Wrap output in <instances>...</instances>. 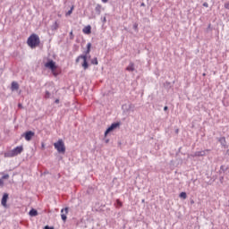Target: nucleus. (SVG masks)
<instances>
[{
	"label": "nucleus",
	"instance_id": "f257e3e1",
	"mask_svg": "<svg viewBox=\"0 0 229 229\" xmlns=\"http://www.w3.org/2000/svg\"><path fill=\"white\" fill-rule=\"evenodd\" d=\"M22 151H24V148H22V146H18V147L14 148L13 149H12L8 152H5L4 157L12 158L13 157H17V155H21L22 153Z\"/></svg>",
	"mask_w": 229,
	"mask_h": 229
},
{
	"label": "nucleus",
	"instance_id": "f03ea898",
	"mask_svg": "<svg viewBox=\"0 0 229 229\" xmlns=\"http://www.w3.org/2000/svg\"><path fill=\"white\" fill-rule=\"evenodd\" d=\"M27 44L30 47H37L40 44V38L37 34H32L28 38Z\"/></svg>",
	"mask_w": 229,
	"mask_h": 229
},
{
	"label": "nucleus",
	"instance_id": "7ed1b4c3",
	"mask_svg": "<svg viewBox=\"0 0 229 229\" xmlns=\"http://www.w3.org/2000/svg\"><path fill=\"white\" fill-rule=\"evenodd\" d=\"M90 53V50L87 49L86 54L83 55H80L77 57L76 62H80V60H83L82 67L84 71H87L89 69V63H87L88 55Z\"/></svg>",
	"mask_w": 229,
	"mask_h": 229
},
{
	"label": "nucleus",
	"instance_id": "20e7f679",
	"mask_svg": "<svg viewBox=\"0 0 229 229\" xmlns=\"http://www.w3.org/2000/svg\"><path fill=\"white\" fill-rule=\"evenodd\" d=\"M54 147L58 153H65V143H64V140H58L57 142L54 143Z\"/></svg>",
	"mask_w": 229,
	"mask_h": 229
},
{
	"label": "nucleus",
	"instance_id": "39448f33",
	"mask_svg": "<svg viewBox=\"0 0 229 229\" xmlns=\"http://www.w3.org/2000/svg\"><path fill=\"white\" fill-rule=\"evenodd\" d=\"M119 126H121V123H112L111 126L108 127L106 129V131H105V135L107 136L108 133H110L111 131H114V130H117V128H119Z\"/></svg>",
	"mask_w": 229,
	"mask_h": 229
},
{
	"label": "nucleus",
	"instance_id": "423d86ee",
	"mask_svg": "<svg viewBox=\"0 0 229 229\" xmlns=\"http://www.w3.org/2000/svg\"><path fill=\"white\" fill-rule=\"evenodd\" d=\"M69 214V208L61 209V219L64 222L67 221V215Z\"/></svg>",
	"mask_w": 229,
	"mask_h": 229
},
{
	"label": "nucleus",
	"instance_id": "0eeeda50",
	"mask_svg": "<svg viewBox=\"0 0 229 229\" xmlns=\"http://www.w3.org/2000/svg\"><path fill=\"white\" fill-rule=\"evenodd\" d=\"M45 67H47V69H51L52 71H56V64L53 60H50L47 63H46Z\"/></svg>",
	"mask_w": 229,
	"mask_h": 229
},
{
	"label": "nucleus",
	"instance_id": "6e6552de",
	"mask_svg": "<svg viewBox=\"0 0 229 229\" xmlns=\"http://www.w3.org/2000/svg\"><path fill=\"white\" fill-rule=\"evenodd\" d=\"M24 137H25V140H31V139H33V137H35V132L31 131H26L24 133Z\"/></svg>",
	"mask_w": 229,
	"mask_h": 229
},
{
	"label": "nucleus",
	"instance_id": "1a4fd4ad",
	"mask_svg": "<svg viewBox=\"0 0 229 229\" xmlns=\"http://www.w3.org/2000/svg\"><path fill=\"white\" fill-rule=\"evenodd\" d=\"M208 151H210V150L206 149V150L197 151L193 155H191V157H205V155H207V153H208Z\"/></svg>",
	"mask_w": 229,
	"mask_h": 229
},
{
	"label": "nucleus",
	"instance_id": "9d476101",
	"mask_svg": "<svg viewBox=\"0 0 229 229\" xmlns=\"http://www.w3.org/2000/svg\"><path fill=\"white\" fill-rule=\"evenodd\" d=\"M8 201V193H4L2 198V206L6 207V202Z\"/></svg>",
	"mask_w": 229,
	"mask_h": 229
},
{
	"label": "nucleus",
	"instance_id": "9b49d317",
	"mask_svg": "<svg viewBox=\"0 0 229 229\" xmlns=\"http://www.w3.org/2000/svg\"><path fill=\"white\" fill-rule=\"evenodd\" d=\"M126 71L129 72H133L135 71V64L130 63L129 65L126 67Z\"/></svg>",
	"mask_w": 229,
	"mask_h": 229
},
{
	"label": "nucleus",
	"instance_id": "f8f14e48",
	"mask_svg": "<svg viewBox=\"0 0 229 229\" xmlns=\"http://www.w3.org/2000/svg\"><path fill=\"white\" fill-rule=\"evenodd\" d=\"M91 30H92V27H90V25H88V26H86V27L82 30V31H83V33H85V35H90Z\"/></svg>",
	"mask_w": 229,
	"mask_h": 229
},
{
	"label": "nucleus",
	"instance_id": "ddd939ff",
	"mask_svg": "<svg viewBox=\"0 0 229 229\" xmlns=\"http://www.w3.org/2000/svg\"><path fill=\"white\" fill-rule=\"evenodd\" d=\"M11 90H19V83L13 81L11 86Z\"/></svg>",
	"mask_w": 229,
	"mask_h": 229
},
{
	"label": "nucleus",
	"instance_id": "4468645a",
	"mask_svg": "<svg viewBox=\"0 0 229 229\" xmlns=\"http://www.w3.org/2000/svg\"><path fill=\"white\" fill-rule=\"evenodd\" d=\"M29 216H30L31 217H35L37 216H38V212L36 210V209H31L30 212H29Z\"/></svg>",
	"mask_w": 229,
	"mask_h": 229
},
{
	"label": "nucleus",
	"instance_id": "2eb2a0df",
	"mask_svg": "<svg viewBox=\"0 0 229 229\" xmlns=\"http://www.w3.org/2000/svg\"><path fill=\"white\" fill-rule=\"evenodd\" d=\"M60 26V23H58V21H55L52 26H51V30H56Z\"/></svg>",
	"mask_w": 229,
	"mask_h": 229
},
{
	"label": "nucleus",
	"instance_id": "dca6fc26",
	"mask_svg": "<svg viewBox=\"0 0 229 229\" xmlns=\"http://www.w3.org/2000/svg\"><path fill=\"white\" fill-rule=\"evenodd\" d=\"M218 140L222 146H226V139H225V137L219 138Z\"/></svg>",
	"mask_w": 229,
	"mask_h": 229
},
{
	"label": "nucleus",
	"instance_id": "f3484780",
	"mask_svg": "<svg viewBox=\"0 0 229 229\" xmlns=\"http://www.w3.org/2000/svg\"><path fill=\"white\" fill-rule=\"evenodd\" d=\"M179 197L182 198V199H187V193L182 191L180 193Z\"/></svg>",
	"mask_w": 229,
	"mask_h": 229
},
{
	"label": "nucleus",
	"instance_id": "a211bd4d",
	"mask_svg": "<svg viewBox=\"0 0 229 229\" xmlns=\"http://www.w3.org/2000/svg\"><path fill=\"white\" fill-rule=\"evenodd\" d=\"M91 64H93V65H98V58L97 57H95V58H93L92 60H91Z\"/></svg>",
	"mask_w": 229,
	"mask_h": 229
},
{
	"label": "nucleus",
	"instance_id": "6ab92c4d",
	"mask_svg": "<svg viewBox=\"0 0 229 229\" xmlns=\"http://www.w3.org/2000/svg\"><path fill=\"white\" fill-rule=\"evenodd\" d=\"M72 10H74V6H72L71 9L66 13V16H69L72 13Z\"/></svg>",
	"mask_w": 229,
	"mask_h": 229
},
{
	"label": "nucleus",
	"instance_id": "aec40b11",
	"mask_svg": "<svg viewBox=\"0 0 229 229\" xmlns=\"http://www.w3.org/2000/svg\"><path fill=\"white\" fill-rule=\"evenodd\" d=\"M45 98L46 99H49V98H51V93L49 91H46Z\"/></svg>",
	"mask_w": 229,
	"mask_h": 229
},
{
	"label": "nucleus",
	"instance_id": "412c9836",
	"mask_svg": "<svg viewBox=\"0 0 229 229\" xmlns=\"http://www.w3.org/2000/svg\"><path fill=\"white\" fill-rule=\"evenodd\" d=\"M133 30H135V31H139V24L134 23L133 24Z\"/></svg>",
	"mask_w": 229,
	"mask_h": 229
},
{
	"label": "nucleus",
	"instance_id": "4be33fe9",
	"mask_svg": "<svg viewBox=\"0 0 229 229\" xmlns=\"http://www.w3.org/2000/svg\"><path fill=\"white\" fill-rule=\"evenodd\" d=\"M10 178V175L9 174H4L2 179L3 180H8Z\"/></svg>",
	"mask_w": 229,
	"mask_h": 229
},
{
	"label": "nucleus",
	"instance_id": "5701e85b",
	"mask_svg": "<svg viewBox=\"0 0 229 229\" xmlns=\"http://www.w3.org/2000/svg\"><path fill=\"white\" fill-rule=\"evenodd\" d=\"M4 185V181L1 178L0 179V187H3Z\"/></svg>",
	"mask_w": 229,
	"mask_h": 229
},
{
	"label": "nucleus",
	"instance_id": "b1692460",
	"mask_svg": "<svg viewBox=\"0 0 229 229\" xmlns=\"http://www.w3.org/2000/svg\"><path fill=\"white\" fill-rule=\"evenodd\" d=\"M90 47H92V44L88 43V44H87V49H88V50H90Z\"/></svg>",
	"mask_w": 229,
	"mask_h": 229
},
{
	"label": "nucleus",
	"instance_id": "393cba45",
	"mask_svg": "<svg viewBox=\"0 0 229 229\" xmlns=\"http://www.w3.org/2000/svg\"><path fill=\"white\" fill-rule=\"evenodd\" d=\"M224 6L226 10H229V3H225Z\"/></svg>",
	"mask_w": 229,
	"mask_h": 229
},
{
	"label": "nucleus",
	"instance_id": "a878e982",
	"mask_svg": "<svg viewBox=\"0 0 229 229\" xmlns=\"http://www.w3.org/2000/svg\"><path fill=\"white\" fill-rule=\"evenodd\" d=\"M45 229H55V227H50L49 225L45 226Z\"/></svg>",
	"mask_w": 229,
	"mask_h": 229
},
{
	"label": "nucleus",
	"instance_id": "bb28decb",
	"mask_svg": "<svg viewBox=\"0 0 229 229\" xmlns=\"http://www.w3.org/2000/svg\"><path fill=\"white\" fill-rule=\"evenodd\" d=\"M102 22H104V23L106 22V17L102 18Z\"/></svg>",
	"mask_w": 229,
	"mask_h": 229
},
{
	"label": "nucleus",
	"instance_id": "cd10ccee",
	"mask_svg": "<svg viewBox=\"0 0 229 229\" xmlns=\"http://www.w3.org/2000/svg\"><path fill=\"white\" fill-rule=\"evenodd\" d=\"M203 6H205L206 8H208V3H204Z\"/></svg>",
	"mask_w": 229,
	"mask_h": 229
},
{
	"label": "nucleus",
	"instance_id": "c85d7f7f",
	"mask_svg": "<svg viewBox=\"0 0 229 229\" xmlns=\"http://www.w3.org/2000/svg\"><path fill=\"white\" fill-rule=\"evenodd\" d=\"M55 103L56 104L60 103V99H55Z\"/></svg>",
	"mask_w": 229,
	"mask_h": 229
},
{
	"label": "nucleus",
	"instance_id": "c756f323",
	"mask_svg": "<svg viewBox=\"0 0 229 229\" xmlns=\"http://www.w3.org/2000/svg\"><path fill=\"white\" fill-rule=\"evenodd\" d=\"M164 110H165V112L168 110L167 106H165L164 107Z\"/></svg>",
	"mask_w": 229,
	"mask_h": 229
},
{
	"label": "nucleus",
	"instance_id": "7c9ffc66",
	"mask_svg": "<svg viewBox=\"0 0 229 229\" xmlns=\"http://www.w3.org/2000/svg\"><path fill=\"white\" fill-rule=\"evenodd\" d=\"M102 3H108V0H102Z\"/></svg>",
	"mask_w": 229,
	"mask_h": 229
},
{
	"label": "nucleus",
	"instance_id": "2f4dec72",
	"mask_svg": "<svg viewBox=\"0 0 229 229\" xmlns=\"http://www.w3.org/2000/svg\"><path fill=\"white\" fill-rule=\"evenodd\" d=\"M87 58H90V56H89V55H88V57H87Z\"/></svg>",
	"mask_w": 229,
	"mask_h": 229
}]
</instances>
